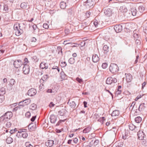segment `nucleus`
<instances>
[{"label": "nucleus", "instance_id": "35", "mask_svg": "<svg viewBox=\"0 0 147 147\" xmlns=\"http://www.w3.org/2000/svg\"><path fill=\"white\" fill-rule=\"evenodd\" d=\"M68 62L71 64H73L75 63V59L73 58H71L69 59Z\"/></svg>", "mask_w": 147, "mask_h": 147}, {"label": "nucleus", "instance_id": "64", "mask_svg": "<svg viewBox=\"0 0 147 147\" xmlns=\"http://www.w3.org/2000/svg\"><path fill=\"white\" fill-rule=\"evenodd\" d=\"M36 117V115L32 117L31 119V121L32 122L34 121L35 120Z\"/></svg>", "mask_w": 147, "mask_h": 147}, {"label": "nucleus", "instance_id": "45", "mask_svg": "<svg viewBox=\"0 0 147 147\" xmlns=\"http://www.w3.org/2000/svg\"><path fill=\"white\" fill-rule=\"evenodd\" d=\"M6 127L7 128L9 127L11 125V123L9 122H7L6 124Z\"/></svg>", "mask_w": 147, "mask_h": 147}, {"label": "nucleus", "instance_id": "44", "mask_svg": "<svg viewBox=\"0 0 147 147\" xmlns=\"http://www.w3.org/2000/svg\"><path fill=\"white\" fill-rule=\"evenodd\" d=\"M10 82L11 85H13L16 82L14 79H12L10 80Z\"/></svg>", "mask_w": 147, "mask_h": 147}, {"label": "nucleus", "instance_id": "2", "mask_svg": "<svg viewBox=\"0 0 147 147\" xmlns=\"http://www.w3.org/2000/svg\"><path fill=\"white\" fill-rule=\"evenodd\" d=\"M109 70L112 73H115L118 71L119 67L116 64L111 63L109 67Z\"/></svg>", "mask_w": 147, "mask_h": 147}, {"label": "nucleus", "instance_id": "25", "mask_svg": "<svg viewBox=\"0 0 147 147\" xmlns=\"http://www.w3.org/2000/svg\"><path fill=\"white\" fill-rule=\"evenodd\" d=\"M61 77L63 80H65L67 79V76L65 74L63 71L61 72L60 73Z\"/></svg>", "mask_w": 147, "mask_h": 147}, {"label": "nucleus", "instance_id": "7", "mask_svg": "<svg viewBox=\"0 0 147 147\" xmlns=\"http://www.w3.org/2000/svg\"><path fill=\"white\" fill-rule=\"evenodd\" d=\"M22 65V63L20 60L15 61L13 63L14 66L17 68L20 67Z\"/></svg>", "mask_w": 147, "mask_h": 147}, {"label": "nucleus", "instance_id": "36", "mask_svg": "<svg viewBox=\"0 0 147 147\" xmlns=\"http://www.w3.org/2000/svg\"><path fill=\"white\" fill-rule=\"evenodd\" d=\"M24 65L25 66V65H28L29 63V61L28 60V59L27 58H25L24 59Z\"/></svg>", "mask_w": 147, "mask_h": 147}, {"label": "nucleus", "instance_id": "55", "mask_svg": "<svg viewBox=\"0 0 147 147\" xmlns=\"http://www.w3.org/2000/svg\"><path fill=\"white\" fill-rule=\"evenodd\" d=\"M121 90H119L118 91H116L115 93V94L116 95H118L120 94L121 93Z\"/></svg>", "mask_w": 147, "mask_h": 147}, {"label": "nucleus", "instance_id": "54", "mask_svg": "<svg viewBox=\"0 0 147 147\" xmlns=\"http://www.w3.org/2000/svg\"><path fill=\"white\" fill-rule=\"evenodd\" d=\"M32 28L34 29V31L33 32L34 33V34H36L35 33V30H36V28H37V25L36 24H34V25L33 26H32Z\"/></svg>", "mask_w": 147, "mask_h": 147}, {"label": "nucleus", "instance_id": "60", "mask_svg": "<svg viewBox=\"0 0 147 147\" xmlns=\"http://www.w3.org/2000/svg\"><path fill=\"white\" fill-rule=\"evenodd\" d=\"M69 31H70L68 29H66L65 31V34H66L67 35L69 34Z\"/></svg>", "mask_w": 147, "mask_h": 147}, {"label": "nucleus", "instance_id": "53", "mask_svg": "<svg viewBox=\"0 0 147 147\" xmlns=\"http://www.w3.org/2000/svg\"><path fill=\"white\" fill-rule=\"evenodd\" d=\"M43 27L45 29H48L49 28V25L47 24L44 23L43 24Z\"/></svg>", "mask_w": 147, "mask_h": 147}, {"label": "nucleus", "instance_id": "62", "mask_svg": "<svg viewBox=\"0 0 147 147\" xmlns=\"http://www.w3.org/2000/svg\"><path fill=\"white\" fill-rule=\"evenodd\" d=\"M32 59L33 61H35L36 62L37 61H36V60L37 59V57L36 56H33L32 57Z\"/></svg>", "mask_w": 147, "mask_h": 147}, {"label": "nucleus", "instance_id": "28", "mask_svg": "<svg viewBox=\"0 0 147 147\" xmlns=\"http://www.w3.org/2000/svg\"><path fill=\"white\" fill-rule=\"evenodd\" d=\"M69 105L70 107L72 109H74L76 107V104L74 101H73L70 102Z\"/></svg>", "mask_w": 147, "mask_h": 147}, {"label": "nucleus", "instance_id": "34", "mask_svg": "<svg viewBox=\"0 0 147 147\" xmlns=\"http://www.w3.org/2000/svg\"><path fill=\"white\" fill-rule=\"evenodd\" d=\"M5 88L2 87L0 89V95H2L5 94Z\"/></svg>", "mask_w": 147, "mask_h": 147}, {"label": "nucleus", "instance_id": "47", "mask_svg": "<svg viewBox=\"0 0 147 147\" xmlns=\"http://www.w3.org/2000/svg\"><path fill=\"white\" fill-rule=\"evenodd\" d=\"M22 133L21 132V131H18V133L16 135V136L18 138H19L20 137L22 136Z\"/></svg>", "mask_w": 147, "mask_h": 147}, {"label": "nucleus", "instance_id": "48", "mask_svg": "<svg viewBox=\"0 0 147 147\" xmlns=\"http://www.w3.org/2000/svg\"><path fill=\"white\" fill-rule=\"evenodd\" d=\"M107 66V64L106 63H102V67L103 68H106Z\"/></svg>", "mask_w": 147, "mask_h": 147}, {"label": "nucleus", "instance_id": "38", "mask_svg": "<svg viewBox=\"0 0 147 147\" xmlns=\"http://www.w3.org/2000/svg\"><path fill=\"white\" fill-rule=\"evenodd\" d=\"M142 140L141 142L142 145L144 146H147V140L144 139Z\"/></svg>", "mask_w": 147, "mask_h": 147}, {"label": "nucleus", "instance_id": "52", "mask_svg": "<svg viewBox=\"0 0 147 147\" xmlns=\"http://www.w3.org/2000/svg\"><path fill=\"white\" fill-rule=\"evenodd\" d=\"M90 11H87L86 13V15L85 16H86V18H88L90 16Z\"/></svg>", "mask_w": 147, "mask_h": 147}, {"label": "nucleus", "instance_id": "14", "mask_svg": "<svg viewBox=\"0 0 147 147\" xmlns=\"http://www.w3.org/2000/svg\"><path fill=\"white\" fill-rule=\"evenodd\" d=\"M50 121L52 123H55L57 119V117L56 116L54 115H51L50 118Z\"/></svg>", "mask_w": 147, "mask_h": 147}, {"label": "nucleus", "instance_id": "4", "mask_svg": "<svg viewBox=\"0 0 147 147\" xmlns=\"http://www.w3.org/2000/svg\"><path fill=\"white\" fill-rule=\"evenodd\" d=\"M20 27L19 24H15L14 26V29L16 31L15 33L16 35H19L23 32V30L20 28Z\"/></svg>", "mask_w": 147, "mask_h": 147}, {"label": "nucleus", "instance_id": "46", "mask_svg": "<svg viewBox=\"0 0 147 147\" xmlns=\"http://www.w3.org/2000/svg\"><path fill=\"white\" fill-rule=\"evenodd\" d=\"M31 116L30 113L29 112H27L25 114V116L26 117L29 118Z\"/></svg>", "mask_w": 147, "mask_h": 147}, {"label": "nucleus", "instance_id": "6", "mask_svg": "<svg viewBox=\"0 0 147 147\" xmlns=\"http://www.w3.org/2000/svg\"><path fill=\"white\" fill-rule=\"evenodd\" d=\"M59 68L58 67L56 66H54L52 67V69L51 70L50 73L51 72H54L52 74V75H55L59 73Z\"/></svg>", "mask_w": 147, "mask_h": 147}, {"label": "nucleus", "instance_id": "11", "mask_svg": "<svg viewBox=\"0 0 147 147\" xmlns=\"http://www.w3.org/2000/svg\"><path fill=\"white\" fill-rule=\"evenodd\" d=\"M23 71L24 74H28L29 72L30 68L28 65L24 66L23 68Z\"/></svg>", "mask_w": 147, "mask_h": 147}, {"label": "nucleus", "instance_id": "17", "mask_svg": "<svg viewBox=\"0 0 147 147\" xmlns=\"http://www.w3.org/2000/svg\"><path fill=\"white\" fill-rule=\"evenodd\" d=\"M54 144V141L52 140H49L45 142V145L49 147H51Z\"/></svg>", "mask_w": 147, "mask_h": 147}, {"label": "nucleus", "instance_id": "61", "mask_svg": "<svg viewBox=\"0 0 147 147\" xmlns=\"http://www.w3.org/2000/svg\"><path fill=\"white\" fill-rule=\"evenodd\" d=\"M61 64H62V66L63 67H65L67 65V63L65 61L64 62H62Z\"/></svg>", "mask_w": 147, "mask_h": 147}, {"label": "nucleus", "instance_id": "56", "mask_svg": "<svg viewBox=\"0 0 147 147\" xmlns=\"http://www.w3.org/2000/svg\"><path fill=\"white\" fill-rule=\"evenodd\" d=\"M76 80L79 83H81V82L83 81L82 79H80L78 77L77 78H76Z\"/></svg>", "mask_w": 147, "mask_h": 147}, {"label": "nucleus", "instance_id": "12", "mask_svg": "<svg viewBox=\"0 0 147 147\" xmlns=\"http://www.w3.org/2000/svg\"><path fill=\"white\" fill-rule=\"evenodd\" d=\"M131 11L132 14L133 16H138L140 15L139 14V11H137L136 9L135 8H131Z\"/></svg>", "mask_w": 147, "mask_h": 147}, {"label": "nucleus", "instance_id": "42", "mask_svg": "<svg viewBox=\"0 0 147 147\" xmlns=\"http://www.w3.org/2000/svg\"><path fill=\"white\" fill-rule=\"evenodd\" d=\"M28 135L27 133L24 132L22 134V137L24 138H26L28 136Z\"/></svg>", "mask_w": 147, "mask_h": 147}, {"label": "nucleus", "instance_id": "27", "mask_svg": "<svg viewBox=\"0 0 147 147\" xmlns=\"http://www.w3.org/2000/svg\"><path fill=\"white\" fill-rule=\"evenodd\" d=\"M103 49L104 53L106 54L109 51V47L107 45H105L103 47Z\"/></svg>", "mask_w": 147, "mask_h": 147}, {"label": "nucleus", "instance_id": "22", "mask_svg": "<svg viewBox=\"0 0 147 147\" xmlns=\"http://www.w3.org/2000/svg\"><path fill=\"white\" fill-rule=\"evenodd\" d=\"M66 110L65 109H62L58 111V114L60 116H63L66 114Z\"/></svg>", "mask_w": 147, "mask_h": 147}, {"label": "nucleus", "instance_id": "40", "mask_svg": "<svg viewBox=\"0 0 147 147\" xmlns=\"http://www.w3.org/2000/svg\"><path fill=\"white\" fill-rule=\"evenodd\" d=\"M136 104V102H133L131 104V105L129 107V109L131 110L132 111L133 108L134 107L135 105Z\"/></svg>", "mask_w": 147, "mask_h": 147}, {"label": "nucleus", "instance_id": "9", "mask_svg": "<svg viewBox=\"0 0 147 147\" xmlns=\"http://www.w3.org/2000/svg\"><path fill=\"white\" fill-rule=\"evenodd\" d=\"M104 13L107 16L109 17L111 16L112 13V11L111 9H105Z\"/></svg>", "mask_w": 147, "mask_h": 147}, {"label": "nucleus", "instance_id": "21", "mask_svg": "<svg viewBox=\"0 0 147 147\" xmlns=\"http://www.w3.org/2000/svg\"><path fill=\"white\" fill-rule=\"evenodd\" d=\"M145 104L144 103L141 104L138 109V110L139 111L141 112L143 111L146 107L144 106Z\"/></svg>", "mask_w": 147, "mask_h": 147}, {"label": "nucleus", "instance_id": "1", "mask_svg": "<svg viewBox=\"0 0 147 147\" xmlns=\"http://www.w3.org/2000/svg\"><path fill=\"white\" fill-rule=\"evenodd\" d=\"M13 114L11 111H8L6 113L0 117V121L5 122L9 119L12 117Z\"/></svg>", "mask_w": 147, "mask_h": 147}, {"label": "nucleus", "instance_id": "41", "mask_svg": "<svg viewBox=\"0 0 147 147\" xmlns=\"http://www.w3.org/2000/svg\"><path fill=\"white\" fill-rule=\"evenodd\" d=\"M44 86L43 84H40L39 87V90L40 91H42L44 89Z\"/></svg>", "mask_w": 147, "mask_h": 147}, {"label": "nucleus", "instance_id": "33", "mask_svg": "<svg viewBox=\"0 0 147 147\" xmlns=\"http://www.w3.org/2000/svg\"><path fill=\"white\" fill-rule=\"evenodd\" d=\"M135 120L136 123H139L141 121L142 119V118L140 117H137L135 118Z\"/></svg>", "mask_w": 147, "mask_h": 147}, {"label": "nucleus", "instance_id": "26", "mask_svg": "<svg viewBox=\"0 0 147 147\" xmlns=\"http://www.w3.org/2000/svg\"><path fill=\"white\" fill-rule=\"evenodd\" d=\"M129 129L132 131L133 130H134L135 129H136V130L137 129V128H139V127H137L136 126H135L133 124H131L129 125Z\"/></svg>", "mask_w": 147, "mask_h": 147}, {"label": "nucleus", "instance_id": "39", "mask_svg": "<svg viewBox=\"0 0 147 147\" xmlns=\"http://www.w3.org/2000/svg\"><path fill=\"white\" fill-rule=\"evenodd\" d=\"M99 142V140H96L94 141V142H93V140H92V142H91V143H92L94 146H96L97 145Z\"/></svg>", "mask_w": 147, "mask_h": 147}, {"label": "nucleus", "instance_id": "16", "mask_svg": "<svg viewBox=\"0 0 147 147\" xmlns=\"http://www.w3.org/2000/svg\"><path fill=\"white\" fill-rule=\"evenodd\" d=\"M94 3L92 0H87L85 2V5L88 6L90 7L93 6Z\"/></svg>", "mask_w": 147, "mask_h": 147}, {"label": "nucleus", "instance_id": "13", "mask_svg": "<svg viewBox=\"0 0 147 147\" xmlns=\"http://www.w3.org/2000/svg\"><path fill=\"white\" fill-rule=\"evenodd\" d=\"M126 76V80L127 83L130 82L132 79V77L131 75L129 74H125Z\"/></svg>", "mask_w": 147, "mask_h": 147}, {"label": "nucleus", "instance_id": "29", "mask_svg": "<svg viewBox=\"0 0 147 147\" xmlns=\"http://www.w3.org/2000/svg\"><path fill=\"white\" fill-rule=\"evenodd\" d=\"M60 7L61 8L64 9L66 7V3L64 1L61 2L60 4Z\"/></svg>", "mask_w": 147, "mask_h": 147}, {"label": "nucleus", "instance_id": "3", "mask_svg": "<svg viewBox=\"0 0 147 147\" xmlns=\"http://www.w3.org/2000/svg\"><path fill=\"white\" fill-rule=\"evenodd\" d=\"M31 102L30 99H26L18 103V105L20 107H24L25 106L29 104Z\"/></svg>", "mask_w": 147, "mask_h": 147}, {"label": "nucleus", "instance_id": "24", "mask_svg": "<svg viewBox=\"0 0 147 147\" xmlns=\"http://www.w3.org/2000/svg\"><path fill=\"white\" fill-rule=\"evenodd\" d=\"M119 111L117 110H115L111 114L112 116H116L119 115Z\"/></svg>", "mask_w": 147, "mask_h": 147}, {"label": "nucleus", "instance_id": "49", "mask_svg": "<svg viewBox=\"0 0 147 147\" xmlns=\"http://www.w3.org/2000/svg\"><path fill=\"white\" fill-rule=\"evenodd\" d=\"M57 50L58 51V53L59 54L60 51H61V54H62V49L60 47H57Z\"/></svg>", "mask_w": 147, "mask_h": 147}, {"label": "nucleus", "instance_id": "18", "mask_svg": "<svg viewBox=\"0 0 147 147\" xmlns=\"http://www.w3.org/2000/svg\"><path fill=\"white\" fill-rule=\"evenodd\" d=\"M92 61L94 62H97L99 60V58L98 56L96 54H94L92 57Z\"/></svg>", "mask_w": 147, "mask_h": 147}, {"label": "nucleus", "instance_id": "50", "mask_svg": "<svg viewBox=\"0 0 147 147\" xmlns=\"http://www.w3.org/2000/svg\"><path fill=\"white\" fill-rule=\"evenodd\" d=\"M134 37L135 40L138 39V38H139L138 35L137 34L135 33L134 34Z\"/></svg>", "mask_w": 147, "mask_h": 147}, {"label": "nucleus", "instance_id": "63", "mask_svg": "<svg viewBox=\"0 0 147 147\" xmlns=\"http://www.w3.org/2000/svg\"><path fill=\"white\" fill-rule=\"evenodd\" d=\"M78 142V138H75L74 140H73V142H74V143H77Z\"/></svg>", "mask_w": 147, "mask_h": 147}, {"label": "nucleus", "instance_id": "51", "mask_svg": "<svg viewBox=\"0 0 147 147\" xmlns=\"http://www.w3.org/2000/svg\"><path fill=\"white\" fill-rule=\"evenodd\" d=\"M4 10L5 11H7L8 10V6L6 4L4 5Z\"/></svg>", "mask_w": 147, "mask_h": 147}, {"label": "nucleus", "instance_id": "58", "mask_svg": "<svg viewBox=\"0 0 147 147\" xmlns=\"http://www.w3.org/2000/svg\"><path fill=\"white\" fill-rule=\"evenodd\" d=\"M136 43L137 45H140V41L138 39L135 40Z\"/></svg>", "mask_w": 147, "mask_h": 147}, {"label": "nucleus", "instance_id": "23", "mask_svg": "<svg viewBox=\"0 0 147 147\" xmlns=\"http://www.w3.org/2000/svg\"><path fill=\"white\" fill-rule=\"evenodd\" d=\"M91 129V127L88 126L85 128L83 131L82 132L84 134H86L89 132Z\"/></svg>", "mask_w": 147, "mask_h": 147}, {"label": "nucleus", "instance_id": "15", "mask_svg": "<svg viewBox=\"0 0 147 147\" xmlns=\"http://www.w3.org/2000/svg\"><path fill=\"white\" fill-rule=\"evenodd\" d=\"M138 138L140 140H143L144 139L145 137V134L142 131L141 132H138L137 134Z\"/></svg>", "mask_w": 147, "mask_h": 147}, {"label": "nucleus", "instance_id": "32", "mask_svg": "<svg viewBox=\"0 0 147 147\" xmlns=\"http://www.w3.org/2000/svg\"><path fill=\"white\" fill-rule=\"evenodd\" d=\"M112 80H113V78L112 77H109L106 80V84H111Z\"/></svg>", "mask_w": 147, "mask_h": 147}, {"label": "nucleus", "instance_id": "43", "mask_svg": "<svg viewBox=\"0 0 147 147\" xmlns=\"http://www.w3.org/2000/svg\"><path fill=\"white\" fill-rule=\"evenodd\" d=\"M66 120V119H65L64 120H60L56 124V126H58L62 122H64Z\"/></svg>", "mask_w": 147, "mask_h": 147}, {"label": "nucleus", "instance_id": "10", "mask_svg": "<svg viewBox=\"0 0 147 147\" xmlns=\"http://www.w3.org/2000/svg\"><path fill=\"white\" fill-rule=\"evenodd\" d=\"M114 28L117 33L121 32L122 30V25L120 24L115 26Z\"/></svg>", "mask_w": 147, "mask_h": 147}, {"label": "nucleus", "instance_id": "37", "mask_svg": "<svg viewBox=\"0 0 147 147\" xmlns=\"http://www.w3.org/2000/svg\"><path fill=\"white\" fill-rule=\"evenodd\" d=\"M30 108L32 110H34L37 108V105L34 104H32L30 106Z\"/></svg>", "mask_w": 147, "mask_h": 147}, {"label": "nucleus", "instance_id": "5", "mask_svg": "<svg viewBox=\"0 0 147 147\" xmlns=\"http://www.w3.org/2000/svg\"><path fill=\"white\" fill-rule=\"evenodd\" d=\"M28 128L30 131L35 130L36 128V123H31L28 125Z\"/></svg>", "mask_w": 147, "mask_h": 147}, {"label": "nucleus", "instance_id": "30", "mask_svg": "<svg viewBox=\"0 0 147 147\" xmlns=\"http://www.w3.org/2000/svg\"><path fill=\"white\" fill-rule=\"evenodd\" d=\"M139 12L141 13H142L145 10V8L142 5H140L139 6L138 8Z\"/></svg>", "mask_w": 147, "mask_h": 147}, {"label": "nucleus", "instance_id": "19", "mask_svg": "<svg viewBox=\"0 0 147 147\" xmlns=\"http://www.w3.org/2000/svg\"><path fill=\"white\" fill-rule=\"evenodd\" d=\"M21 8L23 9H27L29 8V6L26 3L24 2L22 3L20 5Z\"/></svg>", "mask_w": 147, "mask_h": 147}, {"label": "nucleus", "instance_id": "31", "mask_svg": "<svg viewBox=\"0 0 147 147\" xmlns=\"http://www.w3.org/2000/svg\"><path fill=\"white\" fill-rule=\"evenodd\" d=\"M13 139L11 137H8L6 140V142L7 144L11 143L13 142Z\"/></svg>", "mask_w": 147, "mask_h": 147}, {"label": "nucleus", "instance_id": "59", "mask_svg": "<svg viewBox=\"0 0 147 147\" xmlns=\"http://www.w3.org/2000/svg\"><path fill=\"white\" fill-rule=\"evenodd\" d=\"M55 105L53 103V102H51L50 103V104L49 105V106L50 107H52L54 106Z\"/></svg>", "mask_w": 147, "mask_h": 147}, {"label": "nucleus", "instance_id": "20", "mask_svg": "<svg viewBox=\"0 0 147 147\" xmlns=\"http://www.w3.org/2000/svg\"><path fill=\"white\" fill-rule=\"evenodd\" d=\"M48 64L46 63L42 62L40 65V67L42 69L44 68L47 69L48 68Z\"/></svg>", "mask_w": 147, "mask_h": 147}, {"label": "nucleus", "instance_id": "57", "mask_svg": "<svg viewBox=\"0 0 147 147\" xmlns=\"http://www.w3.org/2000/svg\"><path fill=\"white\" fill-rule=\"evenodd\" d=\"M25 145L26 147H33L32 146L31 144H29L28 142H26L25 143Z\"/></svg>", "mask_w": 147, "mask_h": 147}, {"label": "nucleus", "instance_id": "8", "mask_svg": "<svg viewBox=\"0 0 147 147\" xmlns=\"http://www.w3.org/2000/svg\"><path fill=\"white\" fill-rule=\"evenodd\" d=\"M36 92V90L35 89L32 88L28 90L27 94L29 96H32L35 95Z\"/></svg>", "mask_w": 147, "mask_h": 147}]
</instances>
